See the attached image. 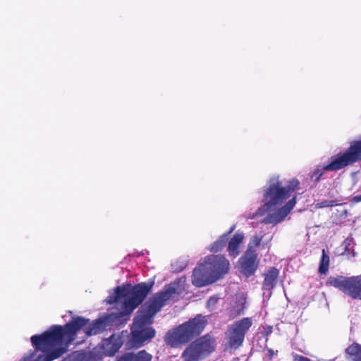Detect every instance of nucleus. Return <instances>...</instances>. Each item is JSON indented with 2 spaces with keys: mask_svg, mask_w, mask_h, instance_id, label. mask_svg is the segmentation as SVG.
Here are the masks:
<instances>
[{
  "mask_svg": "<svg viewBox=\"0 0 361 361\" xmlns=\"http://www.w3.org/2000/svg\"><path fill=\"white\" fill-rule=\"evenodd\" d=\"M247 296L244 293H240L235 295V298L231 302L230 307L227 308L228 314L230 317L234 318L244 312L245 309Z\"/></svg>",
  "mask_w": 361,
  "mask_h": 361,
  "instance_id": "1a4fd4ad",
  "label": "nucleus"
},
{
  "mask_svg": "<svg viewBox=\"0 0 361 361\" xmlns=\"http://www.w3.org/2000/svg\"><path fill=\"white\" fill-rule=\"evenodd\" d=\"M359 161H361V139L352 142L345 151L332 157L329 164L319 166L313 172L311 178L318 181L324 171H338Z\"/></svg>",
  "mask_w": 361,
  "mask_h": 361,
  "instance_id": "39448f33",
  "label": "nucleus"
},
{
  "mask_svg": "<svg viewBox=\"0 0 361 361\" xmlns=\"http://www.w3.org/2000/svg\"><path fill=\"white\" fill-rule=\"evenodd\" d=\"M235 226H233L228 233L222 235L219 240L214 242L209 247V250L213 252H217L221 250L226 245L228 240V235L234 231Z\"/></svg>",
  "mask_w": 361,
  "mask_h": 361,
  "instance_id": "6ab92c4d",
  "label": "nucleus"
},
{
  "mask_svg": "<svg viewBox=\"0 0 361 361\" xmlns=\"http://www.w3.org/2000/svg\"><path fill=\"white\" fill-rule=\"evenodd\" d=\"M252 324V320L250 318L245 317L238 322L233 323L231 326H232L235 331L239 333H242L245 336L247 331L251 327Z\"/></svg>",
  "mask_w": 361,
  "mask_h": 361,
  "instance_id": "a211bd4d",
  "label": "nucleus"
},
{
  "mask_svg": "<svg viewBox=\"0 0 361 361\" xmlns=\"http://www.w3.org/2000/svg\"><path fill=\"white\" fill-rule=\"evenodd\" d=\"M353 200L355 202H358L361 201V195H356L353 197Z\"/></svg>",
  "mask_w": 361,
  "mask_h": 361,
  "instance_id": "393cba45",
  "label": "nucleus"
},
{
  "mask_svg": "<svg viewBox=\"0 0 361 361\" xmlns=\"http://www.w3.org/2000/svg\"><path fill=\"white\" fill-rule=\"evenodd\" d=\"M299 189L300 182L295 178L283 184L279 177L272 178L264 192V204L247 218L267 215L262 220L264 224L276 225L283 221L296 204L297 195L294 193Z\"/></svg>",
  "mask_w": 361,
  "mask_h": 361,
  "instance_id": "f03ea898",
  "label": "nucleus"
},
{
  "mask_svg": "<svg viewBox=\"0 0 361 361\" xmlns=\"http://www.w3.org/2000/svg\"><path fill=\"white\" fill-rule=\"evenodd\" d=\"M151 286L145 283L117 287L112 295L106 298L107 303H115L118 312L107 314L90 322L81 317H73L64 326H54L41 335H34L30 340L35 350L24 355L19 361H52L59 357L68 345L80 338L97 334L116 319L128 316L143 301Z\"/></svg>",
  "mask_w": 361,
  "mask_h": 361,
  "instance_id": "f257e3e1",
  "label": "nucleus"
},
{
  "mask_svg": "<svg viewBox=\"0 0 361 361\" xmlns=\"http://www.w3.org/2000/svg\"><path fill=\"white\" fill-rule=\"evenodd\" d=\"M185 288V279L181 278L166 286L157 293L151 300L145 303L138 312L131 327V343L136 347L155 335L153 328L147 326L152 322L153 317L159 312L166 302L174 299L181 294Z\"/></svg>",
  "mask_w": 361,
  "mask_h": 361,
  "instance_id": "7ed1b4c3",
  "label": "nucleus"
},
{
  "mask_svg": "<svg viewBox=\"0 0 361 361\" xmlns=\"http://www.w3.org/2000/svg\"><path fill=\"white\" fill-rule=\"evenodd\" d=\"M194 343L196 345H197L204 357L214 349V341L210 336H202Z\"/></svg>",
  "mask_w": 361,
  "mask_h": 361,
  "instance_id": "ddd939ff",
  "label": "nucleus"
},
{
  "mask_svg": "<svg viewBox=\"0 0 361 361\" xmlns=\"http://www.w3.org/2000/svg\"><path fill=\"white\" fill-rule=\"evenodd\" d=\"M63 361H97L92 352H74Z\"/></svg>",
  "mask_w": 361,
  "mask_h": 361,
  "instance_id": "dca6fc26",
  "label": "nucleus"
},
{
  "mask_svg": "<svg viewBox=\"0 0 361 361\" xmlns=\"http://www.w3.org/2000/svg\"><path fill=\"white\" fill-rule=\"evenodd\" d=\"M338 203L334 200H323L322 202H317L315 204L314 207L317 209L329 207L337 205Z\"/></svg>",
  "mask_w": 361,
  "mask_h": 361,
  "instance_id": "4be33fe9",
  "label": "nucleus"
},
{
  "mask_svg": "<svg viewBox=\"0 0 361 361\" xmlns=\"http://www.w3.org/2000/svg\"><path fill=\"white\" fill-rule=\"evenodd\" d=\"M244 240V235L242 233H236L228 241L227 250L232 257H236L240 250V246Z\"/></svg>",
  "mask_w": 361,
  "mask_h": 361,
  "instance_id": "f8f14e48",
  "label": "nucleus"
},
{
  "mask_svg": "<svg viewBox=\"0 0 361 361\" xmlns=\"http://www.w3.org/2000/svg\"><path fill=\"white\" fill-rule=\"evenodd\" d=\"M230 263L222 255H209L202 259L194 269L192 283L202 287L214 283L228 273Z\"/></svg>",
  "mask_w": 361,
  "mask_h": 361,
  "instance_id": "20e7f679",
  "label": "nucleus"
},
{
  "mask_svg": "<svg viewBox=\"0 0 361 361\" xmlns=\"http://www.w3.org/2000/svg\"><path fill=\"white\" fill-rule=\"evenodd\" d=\"M152 355L145 350H141L139 353H126L118 358L117 361H151Z\"/></svg>",
  "mask_w": 361,
  "mask_h": 361,
  "instance_id": "2eb2a0df",
  "label": "nucleus"
},
{
  "mask_svg": "<svg viewBox=\"0 0 361 361\" xmlns=\"http://www.w3.org/2000/svg\"><path fill=\"white\" fill-rule=\"evenodd\" d=\"M345 352L352 361H361V345L352 344L346 348Z\"/></svg>",
  "mask_w": 361,
  "mask_h": 361,
  "instance_id": "aec40b11",
  "label": "nucleus"
},
{
  "mask_svg": "<svg viewBox=\"0 0 361 361\" xmlns=\"http://www.w3.org/2000/svg\"><path fill=\"white\" fill-rule=\"evenodd\" d=\"M279 275V271L276 268H271L267 274H264V281L263 283V296L269 298L271 296V290L275 286L276 279Z\"/></svg>",
  "mask_w": 361,
  "mask_h": 361,
  "instance_id": "9b49d317",
  "label": "nucleus"
},
{
  "mask_svg": "<svg viewBox=\"0 0 361 361\" xmlns=\"http://www.w3.org/2000/svg\"><path fill=\"white\" fill-rule=\"evenodd\" d=\"M228 343L231 348H236L242 345L245 336L242 333L235 331L232 326L228 330Z\"/></svg>",
  "mask_w": 361,
  "mask_h": 361,
  "instance_id": "f3484780",
  "label": "nucleus"
},
{
  "mask_svg": "<svg viewBox=\"0 0 361 361\" xmlns=\"http://www.w3.org/2000/svg\"><path fill=\"white\" fill-rule=\"evenodd\" d=\"M328 283L353 300H361V274L349 277H331Z\"/></svg>",
  "mask_w": 361,
  "mask_h": 361,
  "instance_id": "0eeeda50",
  "label": "nucleus"
},
{
  "mask_svg": "<svg viewBox=\"0 0 361 361\" xmlns=\"http://www.w3.org/2000/svg\"><path fill=\"white\" fill-rule=\"evenodd\" d=\"M182 357L185 361H199L204 356L197 345L193 342L183 353Z\"/></svg>",
  "mask_w": 361,
  "mask_h": 361,
  "instance_id": "4468645a",
  "label": "nucleus"
},
{
  "mask_svg": "<svg viewBox=\"0 0 361 361\" xmlns=\"http://www.w3.org/2000/svg\"><path fill=\"white\" fill-rule=\"evenodd\" d=\"M219 298L217 295L212 296L207 301V307L212 309L218 302Z\"/></svg>",
  "mask_w": 361,
  "mask_h": 361,
  "instance_id": "b1692460",
  "label": "nucleus"
},
{
  "mask_svg": "<svg viewBox=\"0 0 361 361\" xmlns=\"http://www.w3.org/2000/svg\"><path fill=\"white\" fill-rule=\"evenodd\" d=\"M329 266V257L325 253L324 250H322V255L320 261V264L319 267V272L321 274H326L328 271Z\"/></svg>",
  "mask_w": 361,
  "mask_h": 361,
  "instance_id": "412c9836",
  "label": "nucleus"
},
{
  "mask_svg": "<svg viewBox=\"0 0 361 361\" xmlns=\"http://www.w3.org/2000/svg\"><path fill=\"white\" fill-rule=\"evenodd\" d=\"M206 322L204 317L198 315L178 328L169 331L165 336V342L172 347L184 344L199 335L204 329Z\"/></svg>",
  "mask_w": 361,
  "mask_h": 361,
  "instance_id": "423d86ee",
  "label": "nucleus"
},
{
  "mask_svg": "<svg viewBox=\"0 0 361 361\" xmlns=\"http://www.w3.org/2000/svg\"><path fill=\"white\" fill-rule=\"evenodd\" d=\"M262 239V235H257L252 236L249 243L247 249H250V250H253L252 248L257 247L260 244Z\"/></svg>",
  "mask_w": 361,
  "mask_h": 361,
  "instance_id": "5701e85b",
  "label": "nucleus"
},
{
  "mask_svg": "<svg viewBox=\"0 0 361 361\" xmlns=\"http://www.w3.org/2000/svg\"><path fill=\"white\" fill-rule=\"evenodd\" d=\"M122 345V338L119 335L114 334L102 341L101 348L104 355L112 356L118 352Z\"/></svg>",
  "mask_w": 361,
  "mask_h": 361,
  "instance_id": "9d476101",
  "label": "nucleus"
},
{
  "mask_svg": "<svg viewBox=\"0 0 361 361\" xmlns=\"http://www.w3.org/2000/svg\"><path fill=\"white\" fill-rule=\"evenodd\" d=\"M238 264L241 272L245 276H250L252 275L258 266L255 251L247 249L245 253L239 259Z\"/></svg>",
  "mask_w": 361,
  "mask_h": 361,
  "instance_id": "6e6552de",
  "label": "nucleus"
}]
</instances>
